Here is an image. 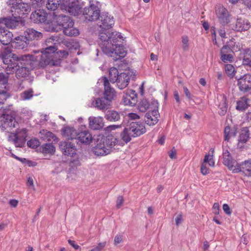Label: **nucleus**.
Segmentation results:
<instances>
[{
    "label": "nucleus",
    "mask_w": 251,
    "mask_h": 251,
    "mask_svg": "<svg viewBox=\"0 0 251 251\" xmlns=\"http://www.w3.org/2000/svg\"><path fill=\"white\" fill-rule=\"evenodd\" d=\"M225 70L228 77L230 78L234 77L236 71L232 65L229 64H226L225 66Z\"/></svg>",
    "instance_id": "a18cd8bd"
},
{
    "label": "nucleus",
    "mask_w": 251,
    "mask_h": 251,
    "mask_svg": "<svg viewBox=\"0 0 251 251\" xmlns=\"http://www.w3.org/2000/svg\"><path fill=\"white\" fill-rule=\"evenodd\" d=\"M13 34L11 32L5 30L4 28L0 29V42L4 45L12 43Z\"/></svg>",
    "instance_id": "c756f323"
},
{
    "label": "nucleus",
    "mask_w": 251,
    "mask_h": 251,
    "mask_svg": "<svg viewBox=\"0 0 251 251\" xmlns=\"http://www.w3.org/2000/svg\"><path fill=\"white\" fill-rule=\"evenodd\" d=\"M100 42L99 45L102 50L103 46H106L107 44H111L112 47L121 44L124 41L123 37L121 33L118 32L100 31L99 34Z\"/></svg>",
    "instance_id": "20e7f679"
},
{
    "label": "nucleus",
    "mask_w": 251,
    "mask_h": 251,
    "mask_svg": "<svg viewBox=\"0 0 251 251\" xmlns=\"http://www.w3.org/2000/svg\"><path fill=\"white\" fill-rule=\"evenodd\" d=\"M182 43V49L184 51H188L189 49V38L187 36L184 35L181 37Z\"/></svg>",
    "instance_id": "8fccbe9b"
},
{
    "label": "nucleus",
    "mask_w": 251,
    "mask_h": 251,
    "mask_svg": "<svg viewBox=\"0 0 251 251\" xmlns=\"http://www.w3.org/2000/svg\"><path fill=\"white\" fill-rule=\"evenodd\" d=\"M151 105L153 106V109L149 110L146 114L144 119L146 124L150 126H154L157 124L160 116L158 111V102L157 100H153Z\"/></svg>",
    "instance_id": "1a4fd4ad"
},
{
    "label": "nucleus",
    "mask_w": 251,
    "mask_h": 251,
    "mask_svg": "<svg viewBox=\"0 0 251 251\" xmlns=\"http://www.w3.org/2000/svg\"><path fill=\"white\" fill-rule=\"evenodd\" d=\"M89 5L85 7L83 11V15L88 21H94L99 19L100 16V10L93 0L90 1Z\"/></svg>",
    "instance_id": "0eeeda50"
},
{
    "label": "nucleus",
    "mask_w": 251,
    "mask_h": 251,
    "mask_svg": "<svg viewBox=\"0 0 251 251\" xmlns=\"http://www.w3.org/2000/svg\"><path fill=\"white\" fill-rule=\"evenodd\" d=\"M240 59L242 60V64L246 63L251 59V50L249 48L240 50Z\"/></svg>",
    "instance_id": "4c0bfd02"
},
{
    "label": "nucleus",
    "mask_w": 251,
    "mask_h": 251,
    "mask_svg": "<svg viewBox=\"0 0 251 251\" xmlns=\"http://www.w3.org/2000/svg\"><path fill=\"white\" fill-rule=\"evenodd\" d=\"M47 13L43 10H38L33 12L30 15L31 20L34 23H44L46 21Z\"/></svg>",
    "instance_id": "cd10ccee"
},
{
    "label": "nucleus",
    "mask_w": 251,
    "mask_h": 251,
    "mask_svg": "<svg viewBox=\"0 0 251 251\" xmlns=\"http://www.w3.org/2000/svg\"><path fill=\"white\" fill-rule=\"evenodd\" d=\"M146 129L144 124L141 122H133L125 128L121 133V139L126 143L131 140L132 137H137L144 134Z\"/></svg>",
    "instance_id": "f03ea898"
},
{
    "label": "nucleus",
    "mask_w": 251,
    "mask_h": 251,
    "mask_svg": "<svg viewBox=\"0 0 251 251\" xmlns=\"http://www.w3.org/2000/svg\"><path fill=\"white\" fill-rule=\"evenodd\" d=\"M237 80V86L239 90L246 93L251 90V75L249 74L241 76L239 78L235 77Z\"/></svg>",
    "instance_id": "f8f14e48"
},
{
    "label": "nucleus",
    "mask_w": 251,
    "mask_h": 251,
    "mask_svg": "<svg viewBox=\"0 0 251 251\" xmlns=\"http://www.w3.org/2000/svg\"><path fill=\"white\" fill-rule=\"evenodd\" d=\"M242 173L245 176L251 177V159L236 163L233 173Z\"/></svg>",
    "instance_id": "4468645a"
},
{
    "label": "nucleus",
    "mask_w": 251,
    "mask_h": 251,
    "mask_svg": "<svg viewBox=\"0 0 251 251\" xmlns=\"http://www.w3.org/2000/svg\"><path fill=\"white\" fill-rule=\"evenodd\" d=\"M24 37L28 41L30 47L34 45L33 41H37L41 39L43 37L41 32H39L33 28H27L24 32Z\"/></svg>",
    "instance_id": "f3484780"
},
{
    "label": "nucleus",
    "mask_w": 251,
    "mask_h": 251,
    "mask_svg": "<svg viewBox=\"0 0 251 251\" xmlns=\"http://www.w3.org/2000/svg\"><path fill=\"white\" fill-rule=\"evenodd\" d=\"M7 77V74L5 75L2 73H0V86L3 85L4 87H5V85L7 84L8 81Z\"/></svg>",
    "instance_id": "5fc2aeb1"
},
{
    "label": "nucleus",
    "mask_w": 251,
    "mask_h": 251,
    "mask_svg": "<svg viewBox=\"0 0 251 251\" xmlns=\"http://www.w3.org/2000/svg\"><path fill=\"white\" fill-rule=\"evenodd\" d=\"M12 17L0 18V29L5 27L8 28H15L18 25V16L13 15Z\"/></svg>",
    "instance_id": "dca6fc26"
},
{
    "label": "nucleus",
    "mask_w": 251,
    "mask_h": 251,
    "mask_svg": "<svg viewBox=\"0 0 251 251\" xmlns=\"http://www.w3.org/2000/svg\"><path fill=\"white\" fill-rule=\"evenodd\" d=\"M130 77L126 73H122L119 75L116 81L118 87L120 89L125 88L129 84Z\"/></svg>",
    "instance_id": "7c9ffc66"
},
{
    "label": "nucleus",
    "mask_w": 251,
    "mask_h": 251,
    "mask_svg": "<svg viewBox=\"0 0 251 251\" xmlns=\"http://www.w3.org/2000/svg\"><path fill=\"white\" fill-rule=\"evenodd\" d=\"M64 33L69 36H77L79 34V30L74 27V25L65 27L63 29Z\"/></svg>",
    "instance_id": "37998d69"
},
{
    "label": "nucleus",
    "mask_w": 251,
    "mask_h": 251,
    "mask_svg": "<svg viewBox=\"0 0 251 251\" xmlns=\"http://www.w3.org/2000/svg\"><path fill=\"white\" fill-rule=\"evenodd\" d=\"M128 117L129 119L130 120H136L139 119L140 118V117L138 115H137L136 113H130L128 115Z\"/></svg>",
    "instance_id": "774afa93"
},
{
    "label": "nucleus",
    "mask_w": 251,
    "mask_h": 251,
    "mask_svg": "<svg viewBox=\"0 0 251 251\" xmlns=\"http://www.w3.org/2000/svg\"><path fill=\"white\" fill-rule=\"evenodd\" d=\"M40 150L43 153L50 154H53L55 151V148L51 143L43 144L40 147Z\"/></svg>",
    "instance_id": "58836bf2"
},
{
    "label": "nucleus",
    "mask_w": 251,
    "mask_h": 251,
    "mask_svg": "<svg viewBox=\"0 0 251 251\" xmlns=\"http://www.w3.org/2000/svg\"><path fill=\"white\" fill-rule=\"evenodd\" d=\"M201 171L203 175H206L209 173V169L204 162H203L201 165Z\"/></svg>",
    "instance_id": "bf43d9fd"
},
{
    "label": "nucleus",
    "mask_w": 251,
    "mask_h": 251,
    "mask_svg": "<svg viewBox=\"0 0 251 251\" xmlns=\"http://www.w3.org/2000/svg\"><path fill=\"white\" fill-rule=\"evenodd\" d=\"M39 137L42 140L48 142L56 141L57 139V138L52 132L46 129H43L40 131Z\"/></svg>",
    "instance_id": "72a5a7b5"
},
{
    "label": "nucleus",
    "mask_w": 251,
    "mask_h": 251,
    "mask_svg": "<svg viewBox=\"0 0 251 251\" xmlns=\"http://www.w3.org/2000/svg\"><path fill=\"white\" fill-rule=\"evenodd\" d=\"M53 21L55 22L57 25L61 26L63 29L65 27L71 26L74 25L73 21L67 16L63 15H56L53 12Z\"/></svg>",
    "instance_id": "6ab92c4d"
},
{
    "label": "nucleus",
    "mask_w": 251,
    "mask_h": 251,
    "mask_svg": "<svg viewBox=\"0 0 251 251\" xmlns=\"http://www.w3.org/2000/svg\"><path fill=\"white\" fill-rule=\"evenodd\" d=\"M118 70L114 67L111 68L109 71V78L112 83H115L119 77Z\"/></svg>",
    "instance_id": "c03bdc74"
},
{
    "label": "nucleus",
    "mask_w": 251,
    "mask_h": 251,
    "mask_svg": "<svg viewBox=\"0 0 251 251\" xmlns=\"http://www.w3.org/2000/svg\"><path fill=\"white\" fill-rule=\"evenodd\" d=\"M61 9L76 16L81 12V7L77 0H66L61 4Z\"/></svg>",
    "instance_id": "9d476101"
},
{
    "label": "nucleus",
    "mask_w": 251,
    "mask_h": 251,
    "mask_svg": "<svg viewBox=\"0 0 251 251\" xmlns=\"http://www.w3.org/2000/svg\"><path fill=\"white\" fill-rule=\"evenodd\" d=\"M76 130L73 127L66 126L62 130V135L68 139H75L77 135Z\"/></svg>",
    "instance_id": "f704fd0d"
},
{
    "label": "nucleus",
    "mask_w": 251,
    "mask_h": 251,
    "mask_svg": "<svg viewBox=\"0 0 251 251\" xmlns=\"http://www.w3.org/2000/svg\"><path fill=\"white\" fill-rule=\"evenodd\" d=\"M223 163L232 172L235 168L236 163H237L236 160L232 158L228 150L226 149H223Z\"/></svg>",
    "instance_id": "a211bd4d"
},
{
    "label": "nucleus",
    "mask_w": 251,
    "mask_h": 251,
    "mask_svg": "<svg viewBox=\"0 0 251 251\" xmlns=\"http://www.w3.org/2000/svg\"><path fill=\"white\" fill-rule=\"evenodd\" d=\"M248 100V99L245 97L242 98L237 102L236 109L241 111L246 110L249 106Z\"/></svg>",
    "instance_id": "a19ab883"
},
{
    "label": "nucleus",
    "mask_w": 251,
    "mask_h": 251,
    "mask_svg": "<svg viewBox=\"0 0 251 251\" xmlns=\"http://www.w3.org/2000/svg\"><path fill=\"white\" fill-rule=\"evenodd\" d=\"M99 80L103 82L104 86V96L112 102L116 96L115 90L111 87L109 81L106 76H102Z\"/></svg>",
    "instance_id": "aec40b11"
},
{
    "label": "nucleus",
    "mask_w": 251,
    "mask_h": 251,
    "mask_svg": "<svg viewBox=\"0 0 251 251\" xmlns=\"http://www.w3.org/2000/svg\"><path fill=\"white\" fill-rule=\"evenodd\" d=\"M99 19L101 23V24L100 25L102 28L100 31L103 30L105 32L109 31L107 29L112 28L115 23L113 17L109 15L107 13H102L100 15Z\"/></svg>",
    "instance_id": "2eb2a0df"
},
{
    "label": "nucleus",
    "mask_w": 251,
    "mask_h": 251,
    "mask_svg": "<svg viewBox=\"0 0 251 251\" xmlns=\"http://www.w3.org/2000/svg\"><path fill=\"white\" fill-rule=\"evenodd\" d=\"M221 101L219 104V111L218 112L220 115L224 116L226 114L227 109V105L226 102V97L225 96H221Z\"/></svg>",
    "instance_id": "ea45409f"
},
{
    "label": "nucleus",
    "mask_w": 251,
    "mask_h": 251,
    "mask_svg": "<svg viewBox=\"0 0 251 251\" xmlns=\"http://www.w3.org/2000/svg\"><path fill=\"white\" fill-rule=\"evenodd\" d=\"M249 136L250 133L248 127H243L241 131L238 138V147L239 148H241L243 147V145L249 140Z\"/></svg>",
    "instance_id": "2f4dec72"
},
{
    "label": "nucleus",
    "mask_w": 251,
    "mask_h": 251,
    "mask_svg": "<svg viewBox=\"0 0 251 251\" xmlns=\"http://www.w3.org/2000/svg\"><path fill=\"white\" fill-rule=\"evenodd\" d=\"M89 126L93 130L101 129L104 126L103 118L101 117H90L89 118Z\"/></svg>",
    "instance_id": "c85d7f7f"
},
{
    "label": "nucleus",
    "mask_w": 251,
    "mask_h": 251,
    "mask_svg": "<svg viewBox=\"0 0 251 251\" xmlns=\"http://www.w3.org/2000/svg\"><path fill=\"white\" fill-rule=\"evenodd\" d=\"M7 70H11V74L15 72L16 76L18 79H21L27 75L28 70L26 67H20L18 62L12 63L8 67Z\"/></svg>",
    "instance_id": "4be33fe9"
},
{
    "label": "nucleus",
    "mask_w": 251,
    "mask_h": 251,
    "mask_svg": "<svg viewBox=\"0 0 251 251\" xmlns=\"http://www.w3.org/2000/svg\"><path fill=\"white\" fill-rule=\"evenodd\" d=\"M151 105L152 101L150 103L146 99H143L139 103L138 108L140 111L145 112L148 109L151 110L153 109V106Z\"/></svg>",
    "instance_id": "e433bc0d"
},
{
    "label": "nucleus",
    "mask_w": 251,
    "mask_h": 251,
    "mask_svg": "<svg viewBox=\"0 0 251 251\" xmlns=\"http://www.w3.org/2000/svg\"><path fill=\"white\" fill-rule=\"evenodd\" d=\"M68 242L69 244L75 250L80 249V246L77 244H75V241L69 239L68 240Z\"/></svg>",
    "instance_id": "338daca9"
},
{
    "label": "nucleus",
    "mask_w": 251,
    "mask_h": 251,
    "mask_svg": "<svg viewBox=\"0 0 251 251\" xmlns=\"http://www.w3.org/2000/svg\"><path fill=\"white\" fill-rule=\"evenodd\" d=\"M11 46L15 49H24L30 46L28 41L24 37V35L16 37L11 43Z\"/></svg>",
    "instance_id": "bb28decb"
},
{
    "label": "nucleus",
    "mask_w": 251,
    "mask_h": 251,
    "mask_svg": "<svg viewBox=\"0 0 251 251\" xmlns=\"http://www.w3.org/2000/svg\"><path fill=\"white\" fill-rule=\"evenodd\" d=\"M182 222V215L181 213L177 215L175 218V222L176 226H179Z\"/></svg>",
    "instance_id": "e2e57ef3"
},
{
    "label": "nucleus",
    "mask_w": 251,
    "mask_h": 251,
    "mask_svg": "<svg viewBox=\"0 0 251 251\" xmlns=\"http://www.w3.org/2000/svg\"><path fill=\"white\" fill-rule=\"evenodd\" d=\"M39 143H40L38 140L35 139H32L27 141V145L29 148L35 149L39 146Z\"/></svg>",
    "instance_id": "603ef678"
},
{
    "label": "nucleus",
    "mask_w": 251,
    "mask_h": 251,
    "mask_svg": "<svg viewBox=\"0 0 251 251\" xmlns=\"http://www.w3.org/2000/svg\"><path fill=\"white\" fill-rule=\"evenodd\" d=\"M223 209L226 214L228 215H231L232 211L227 204L225 203L223 204Z\"/></svg>",
    "instance_id": "052dcab7"
},
{
    "label": "nucleus",
    "mask_w": 251,
    "mask_h": 251,
    "mask_svg": "<svg viewBox=\"0 0 251 251\" xmlns=\"http://www.w3.org/2000/svg\"><path fill=\"white\" fill-rule=\"evenodd\" d=\"M215 13L216 17L221 24L225 25L230 22V14L227 10L223 5H216Z\"/></svg>",
    "instance_id": "ddd939ff"
},
{
    "label": "nucleus",
    "mask_w": 251,
    "mask_h": 251,
    "mask_svg": "<svg viewBox=\"0 0 251 251\" xmlns=\"http://www.w3.org/2000/svg\"><path fill=\"white\" fill-rule=\"evenodd\" d=\"M129 96L124 95L123 101L125 105H130L131 106H134L136 103V97L135 95L132 96V98H129Z\"/></svg>",
    "instance_id": "49530a36"
},
{
    "label": "nucleus",
    "mask_w": 251,
    "mask_h": 251,
    "mask_svg": "<svg viewBox=\"0 0 251 251\" xmlns=\"http://www.w3.org/2000/svg\"><path fill=\"white\" fill-rule=\"evenodd\" d=\"M133 95H135L137 97V94L136 93L135 91L131 89L127 90L125 93V95L126 96H129V98H130L131 99L132 98V96Z\"/></svg>",
    "instance_id": "69168bd1"
},
{
    "label": "nucleus",
    "mask_w": 251,
    "mask_h": 251,
    "mask_svg": "<svg viewBox=\"0 0 251 251\" xmlns=\"http://www.w3.org/2000/svg\"><path fill=\"white\" fill-rule=\"evenodd\" d=\"M56 49L54 46H50L45 49L43 51L40 52L39 50L36 51L37 55H25L26 59L30 60L38 66L39 68H44L47 66H55L56 61L53 60V53L56 51Z\"/></svg>",
    "instance_id": "f257e3e1"
},
{
    "label": "nucleus",
    "mask_w": 251,
    "mask_h": 251,
    "mask_svg": "<svg viewBox=\"0 0 251 251\" xmlns=\"http://www.w3.org/2000/svg\"><path fill=\"white\" fill-rule=\"evenodd\" d=\"M237 133V128L235 127L231 128L229 126H226L224 130L225 140L229 141L231 137L236 136Z\"/></svg>",
    "instance_id": "c9c22d12"
},
{
    "label": "nucleus",
    "mask_w": 251,
    "mask_h": 251,
    "mask_svg": "<svg viewBox=\"0 0 251 251\" xmlns=\"http://www.w3.org/2000/svg\"><path fill=\"white\" fill-rule=\"evenodd\" d=\"M59 148L62 153L67 155L73 156L76 154V149L74 144L69 141L60 142Z\"/></svg>",
    "instance_id": "412c9836"
},
{
    "label": "nucleus",
    "mask_w": 251,
    "mask_h": 251,
    "mask_svg": "<svg viewBox=\"0 0 251 251\" xmlns=\"http://www.w3.org/2000/svg\"><path fill=\"white\" fill-rule=\"evenodd\" d=\"M8 97L7 93L5 91H0V103L3 104Z\"/></svg>",
    "instance_id": "6e6d98bb"
},
{
    "label": "nucleus",
    "mask_w": 251,
    "mask_h": 251,
    "mask_svg": "<svg viewBox=\"0 0 251 251\" xmlns=\"http://www.w3.org/2000/svg\"><path fill=\"white\" fill-rule=\"evenodd\" d=\"M123 240V236L119 234H117L115 236L114 238V245H117L118 244L120 243Z\"/></svg>",
    "instance_id": "680f3d73"
},
{
    "label": "nucleus",
    "mask_w": 251,
    "mask_h": 251,
    "mask_svg": "<svg viewBox=\"0 0 251 251\" xmlns=\"http://www.w3.org/2000/svg\"><path fill=\"white\" fill-rule=\"evenodd\" d=\"M124 202V199L122 196H119L117 199L116 206L118 208H119Z\"/></svg>",
    "instance_id": "0e129e2a"
},
{
    "label": "nucleus",
    "mask_w": 251,
    "mask_h": 251,
    "mask_svg": "<svg viewBox=\"0 0 251 251\" xmlns=\"http://www.w3.org/2000/svg\"><path fill=\"white\" fill-rule=\"evenodd\" d=\"M250 26V23L248 20L239 18L237 19L235 23L232 24L231 28L235 31L242 32L248 30Z\"/></svg>",
    "instance_id": "b1692460"
},
{
    "label": "nucleus",
    "mask_w": 251,
    "mask_h": 251,
    "mask_svg": "<svg viewBox=\"0 0 251 251\" xmlns=\"http://www.w3.org/2000/svg\"><path fill=\"white\" fill-rule=\"evenodd\" d=\"M203 162L205 163H208L209 165L211 167H214L215 165L213 156V155H210L209 154H206L205 155Z\"/></svg>",
    "instance_id": "3c124183"
},
{
    "label": "nucleus",
    "mask_w": 251,
    "mask_h": 251,
    "mask_svg": "<svg viewBox=\"0 0 251 251\" xmlns=\"http://www.w3.org/2000/svg\"><path fill=\"white\" fill-rule=\"evenodd\" d=\"M27 132L25 128H18L16 132L13 133V137L9 136L8 141L12 142L16 147L23 148L26 140Z\"/></svg>",
    "instance_id": "6e6552de"
},
{
    "label": "nucleus",
    "mask_w": 251,
    "mask_h": 251,
    "mask_svg": "<svg viewBox=\"0 0 251 251\" xmlns=\"http://www.w3.org/2000/svg\"><path fill=\"white\" fill-rule=\"evenodd\" d=\"M61 1L62 0H48L46 7L49 10L54 11L59 5L62 4Z\"/></svg>",
    "instance_id": "79ce46f5"
},
{
    "label": "nucleus",
    "mask_w": 251,
    "mask_h": 251,
    "mask_svg": "<svg viewBox=\"0 0 251 251\" xmlns=\"http://www.w3.org/2000/svg\"><path fill=\"white\" fill-rule=\"evenodd\" d=\"M117 143V139L111 135L99 139L97 141L96 146L93 149V152L97 156L107 155L110 153L111 149Z\"/></svg>",
    "instance_id": "7ed1b4c3"
},
{
    "label": "nucleus",
    "mask_w": 251,
    "mask_h": 251,
    "mask_svg": "<svg viewBox=\"0 0 251 251\" xmlns=\"http://www.w3.org/2000/svg\"><path fill=\"white\" fill-rule=\"evenodd\" d=\"M78 145L89 144L92 140V136L88 130L77 132L76 137L75 139Z\"/></svg>",
    "instance_id": "393cba45"
},
{
    "label": "nucleus",
    "mask_w": 251,
    "mask_h": 251,
    "mask_svg": "<svg viewBox=\"0 0 251 251\" xmlns=\"http://www.w3.org/2000/svg\"><path fill=\"white\" fill-rule=\"evenodd\" d=\"M18 125L15 117L9 114H3L0 116V127L7 132L14 128Z\"/></svg>",
    "instance_id": "9b49d317"
},
{
    "label": "nucleus",
    "mask_w": 251,
    "mask_h": 251,
    "mask_svg": "<svg viewBox=\"0 0 251 251\" xmlns=\"http://www.w3.org/2000/svg\"><path fill=\"white\" fill-rule=\"evenodd\" d=\"M14 54L11 53V52L6 51H3L1 52L0 54V57H1L3 62L5 65H7V66L5 68V71L7 75L11 74V70H7L8 67L10 66L12 63H16L17 64L18 61L15 60L12 56Z\"/></svg>",
    "instance_id": "a878e982"
},
{
    "label": "nucleus",
    "mask_w": 251,
    "mask_h": 251,
    "mask_svg": "<svg viewBox=\"0 0 251 251\" xmlns=\"http://www.w3.org/2000/svg\"><path fill=\"white\" fill-rule=\"evenodd\" d=\"M92 104L95 108L100 110H106L111 107V101L108 100L104 96L95 99L92 102Z\"/></svg>",
    "instance_id": "5701e85b"
},
{
    "label": "nucleus",
    "mask_w": 251,
    "mask_h": 251,
    "mask_svg": "<svg viewBox=\"0 0 251 251\" xmlns=\"http://www.w3.org/2000/svg\"><path fill=\"white\" fill-rule=\"evenodd\" d=\"M221 60L224 63H231L233 61V56L231 54L220 53Z\"/></svg>",
    "instance_id": "09e8293b"
},
{
    "label": "nucleus",
    "mask_w": 251,
    "mask_h": 251,
    "mask_svg": "<svg viewBox=\"0 0 251 251\" xmlns=\"http://www.w3.org/2000/svg\"><path fill=\"white\" fill-rule=\"evenodd\" d=\"M104 118L109 122H118L121 119V113L114 110H108L105 114Z\"/></svg>",
    "instance_id": "473e14b6"
},
{
    "label": "nucleus",
    "mask_w": 251,
    "mask_h": 251,
    "mask_svg": "<svg viewBox=\"0 0 251 251\" xmlns=\"http://www.w3.org/2000/svg\"><path fill=\"white\" fill-rule=\"evenodd\" d=\"M227 44L229 46V48L233 51H236L239 50V47L236 44L235 39L233 38L231 39L229 42H227Z\"/></svg>",
    "instance_id": "864d4df0"
},
{
    "label": "nucleus",
    "mask_w": 251,
    "mask_h": 251,
    "mask_svg": "<svg viewBox=\"0 0 251 251\" xmlns=\"http://www.w3.org/2000/svg\"><path fill=\"white\" fill-rule=\"evenodd\" d=\"M230 52H233V51L229 48L228 44L224 45L220 50V53H228Z\"/></svg>",
    "instance_id": "13d9d810"
},
{
    "label": "nucleus",
    "mask_w": 251,
    "mask_h": 251,
    "mask_svg": "<svg viewBox=\"0 0 251 251\" xmlns=\"http://www.w3.org/2000/svg\"><path fill=\"white\" fill-rule=\"evenodd\" d=\"M106 244V242H100L98 244L97 246L90 251H101L105 247Z\"/></svg>",
    "instance_id": "4d7b16f0"
},
{
    "label": "nucleus",
    "mask_w": 251,
    "mask_h": 251,
    "mask_svg": "<svg viewBox=\"0 0 251 251\" xmlns=\"http://www.w3.org/2000/svg\"><path fill=\"white\" fill-rule=\"evenodd\" d=\"M21 0H8L6 3L11 13L19 18L26 16L31 10L30 5L21 2Z\"/></svg>",
    "instance_id": "39448f33"
},
{
    "label": "nucleus",
    "mask_w": 251,
    "mask_h": 251,
    "mask_svg": "<svg viewBox=\"0 0 251 251\" xmlns=\"http://www.w3.org/2000/svg\"><path fill=\"white\" fill-rule=\"evenodd\" d=\"M106 46H103L102 51L106 54L113 57L115 60L124 57L126 52L124 46L122 44H119L112 47L111 44H107Z\"/></svg>",
    "instance_id": "423d86ee"
},
{
    "label": "nucleus",
    "mask_w": 251,
    "mask_h": 251,
    "mask_svg": "<svg viewBox=\"0 0 251 251\" xmlns=\"http://www.w3.org/2000/svg\"><path fill=\"white\" fill-rule=\"evenodd\" d=\"M33 91L32 89H28L24 91L21 94V99L24 100H28L32 98Z\"/></svg>",
    "instance_id": "de8ad7c7"
}]
</instances>
